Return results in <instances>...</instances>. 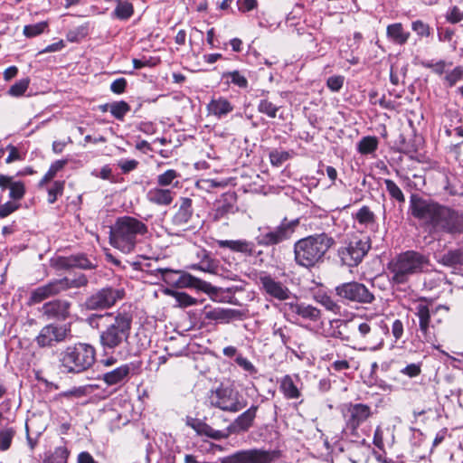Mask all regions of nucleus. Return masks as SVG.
I'll list each match as a JSON object with an SVG mask.
<instances>
[{
    "instance_id": "nucleus-36",
    "label": "nucleus",
    "mask_w": 463,
    "mask_h": 463,
    "mask_svg": "<svg viewBox=\"0 0 463 463\" xmlns=\"http://www.w3.org/2000/svg\"><path fill=\"white\" fill-rule=\"evenodd\" d=\"M355 220L363 225H373L376 222L375 214L371 211L369 206H362L354 215Z\"/></svg>"
},
{
    "instance_id": "nucleus-18",
    "label": "nucleus",
    "mask_w": 463,
    "mask_h": 463,
    "mask_svg": "<svg viewBox=\"0 0 463 463\" xmlns=\"http://www.w3.org/2000/svg\"><path fill=\"white\" fill-rule=\"evenodd\" d=\"M71 303L65 299H54L42 307V313L48 319L65 321L71 317Z\"/></svg>"
},
{
    "instance_id": "nucleus-7",
    "label": "nucleus",
    "mask_w": 463,
    "mask_h": 463,
    "mask_svg": "<svg viewBox=\"0 0 463 463\" xmlns=\"http://www.w3.org/2000/svg\"><path fill=\"white\" fill-rule=\"evenodd\" d=\"M95 348L86 343L68 345L60 353L59 360L63 372L80 373L92 366L95 362Z\"/></svg>"
},
{
    "instance_id": "nucleus-13",
    "label": "nucleus",
    "mask_w": 463,
    "mask_h": 463,
    "mask_svg": "<svg viewBox=\"0 0 463 463\" xmlns=\"http://www.w3.org/2000/svg\"><path fill=\"white\" fill-rule=\"evenodd\" d=\"M335 295L344 301L358 304H372L375 298L365 285L357 281L339 284L335 288Z\"/></svg>"
},
{
    "instance_id": "nucleus-53",
    "label": "nucleus",
    "mask_w": 463,
    "mask_h": 463,
    "mask_svg": "<svg viewBox=\"0 0 463 463\" xmlns=\"http://www.w3.org/2000/svg\"><path fill=\"white\" fill-rule=\"evenodd\" d=\"M288 158L289 154L287 151L272 150L269 153L270 164L274 166H280Z\"/></svg>"
},
{
    "instance_id": "nucleus-40",
    "label": "nucleus",
    "mask_w": 463,
    "mask_h": 463,
    "mask_svg": "<svg viewBox=\"0 0 463 463\" xmlns=\"http://www.w3.org/2000/svg\"><path fill=\"white\" fill-rule=\"evenodd\" d=\"M192 269H199L208 273H215L217 269V264L210 255L203 250V255L199 264H194L190 267Z\"/></svg>"
},
{
    "instance_id": "nucleus-60",
    "label": "nucleus",
    "mask_w": 463,
    "mask_h": 463,
    "mask_svg": "<svg viewBox=\"0 0 463 463\" xmlns=\"http://www.w3.org/2000/svg\"><path fill=\"white\" fill-rule=\"evenodd\" d=\"M236 364L241 367L244 371L249 373L250 374H255L257 373V369L253 365V364L249 361L246 357H243L242 355H238L235 359Z\"/></svg>"
},
{
    "instance_id": "nucleus-55",
    "label": "nucleus",
    "mask_w": 463,
    "mask_h": 463,
    "mask_svg": "<svg viewBox=\"0 0 463 463\" xmlns=\"http://www.w3.org/2000/svg\"><path fill=\"white\" fill-rule=\"evenodd\" d=\"M291 330L288 328L287 326L284 327H279L274 328L273 330V335L274 337H279L280 342L284 346L288 348V344L290 343V335Z\"/></svg>"
},
{
    "instance_id": "nucleus-45",
    "label": "nucleus",
    "mask_w": 463,
    "mask_h": 463,
    "mask_svg": "<svg viewBox=\"0 0 463 463\" xmlns=\"http://www.w3.org/2000/svg\"><path fill=\"white\" fill-rule=\"evenodd\" d=\"M180 177V174L174 170L168 169L164 173L160 174L156 177V184L160 187H166L174 184V181Z\"/></svg>"
},
{
    "instance_id": "nucleus-50",
    "label": "nucleus",
    "mask_w": 463,
    "mask_h": 463,
    "mask_svg": "<svg viewBox=\"0 0 463 463\" xmlns=\"http://www.w3.org/2000/svg\"><path fill=\"white\" fill-rule=\"evenodd\" d=\"M411 30L419 36V37H429L431 33L430 26L421 21L416 20L411 23Z\"/></svg>"
},
{
    "instance_id": "nucleus-12",
    "label": "nucleus",
    "mask_w": 463,
    "mask_h": 463,
    "mask_svg": "<svg viewBox=\"0 0 463 463\" xmlns=\"http://www.w3.org/2000/svg\"><path fill=\"white\" fill-rule=\"evenodd\" d=\"M124 297V291L112 287L102 288L89 296L82 307L89 311L104 310L113 307Z\"/></svg>"
},
{
    "instance_id": "nucleus-5",
    "label": "nucleus",
    "mask_w": 463,
    "mask_h": 463,
    "mask_svg": "<svg viewBox=\"0 0 463 463\" xmlns=\"http://www.w3.org/2000/svg\"><path fill=\"white\" fill-rule=\"evenodd\" d=\"M147 226L143 222L132 216H121L117 218L110 228V244L123 253L132 252L139 240L138 237L147 233Z\"/></svg>"
},
{
    "instance_id": "nucleus-6",
    "label": "nucleus",
    "mask_w": 463,
    "mask_h": 463,
    "mask_svg": "<svg viewBox=\"0 0 463 463\" xmlns=\"http://www.w3.org/2000/svg\"><path fill=\"white\" fill-rule=\"evenodd\" d=\"M431 299L427 298H420L418 303L415 305L413 313L418 318V330L420 332L423 342L431 344L435 349H439V345H436L434 342L436 337L434 333L431 331L436 326L440 325L443 322L442 317H435L434 322L431 323V316H437L440 311L449 313L450 307L445 304H439L435 307H431Z\"/></svg>"
},
{
    "instance_id": "nucleus-62",
    "label": "nucleus",
    "mask_w": 463,
    "mask_h": 463,
    "mask_svg": "<svg viewBox=\"0 0 463 463\" xmlns=\"http://www.w3.org/2000/svg\"><path fill=\"white\" fill-rule=\"evenodd\" d=\"M421 373V363L410 364L401 370V373L413 378L420 375Z\"/></svg>"
},
{
    "instance_id": "nucleus-47",
    "label": "nucleus",
    "mask_w": 463,
    "mask_h": 463,
    "mask_svg": "<svg viewBox=\"0 0 463 463\" xmlns=\"http://www.w3.org/2000/svg\"><path fill=\"white\" fill-rule=\"evenodd\" d=\"M48 27V23L43 21L34 24H28L24 27V34L27 38H33L43 33Z\"/></svg>"
},
{
    "instance_id": "nucleus-8",
    "label": "nucleus",
    "mask_w": 463,
    "mask_h": 463,
    "mask_svg": "<svg viewBox=\"0 0 463 463\" xmlns=\"http://www.w3.org/2000/svg\"><path fill=\"white\" fill-rule=\"evenodd\" d=\"M300 224L299 218L292 220L284 217L279 225L275 227H264L260 229V233L256 237V242L260 246L272 247L289 241Z\"/></svg>"
},
{
    "instance_id": "nucleus-2",
    "label": "nucleus",
    "mask_w": 463,
    "mask_h": 463,
    "mask_svg": "<svg viewBox=\"0 0 463 463\" xmlns=\"http://www.w3.org/2000/svg\"><path fill=\"white\" fill-rule=\"evenodd\" d=\"M87 324L99 329V345L105 353H113L117 348L121 347L130 335L133 317L129 312L118 310L116 312H106L104 314H91L86 318Z\"/></svg>"
},
{
    "instance_id": "nucleus-34",
    "label": "nucleus",
    "mask_w": 463,
    "mask_h": 463,
    "mask_svg": "<svg viewBox=\"0 0 463 463\" xmlns=\"http://www.w3.org/2000/svg\"><path fill=\"white\" fill-rule=\"evenodd\" d=\"M117 5L111 14V16L119 20H128L134 14V6L126 0H115Z\"/></svg>"
},
{
    "instance_id": "nucleus-1",
    "label": "nucleus",
    "mask_w": 463,
    "mask_h": 463,
    "mask_svg": "<svg viewBox=\"0 0 463 463\" xmlns=\"http://www.w3.org/2000/svg\"><path fill=\"white\" fill-rule=\"evenodd\" d=\"M410 213L433 236L456 237L463 234V211L442 204L418 194L410 196Z\"/></svg>"
},
{
    "instance_id": "nucleus-11",
    "label": "nucleus",
    "mask_w": 463,
    "mask_h": 463,
    "mask_svg": "<svg viewBox=\"0 0 463 463\" xmlns=\"http://www.w3.org/2000/svg\"><path fill=\"white\" fill-rule=\"evenodd\" d=\"M212 407L223 411L238 412L248 406V402L238 392L229 387H219L209 395Z\"/></svg>"
},
{
    "instance_id": "nucleus-10",
    "label": "nucleus",
    "mask_w": 463,
    "mask_h": 463,
    "mask_svg": "<svg viewBox=\"0 0 463 463\" xmlns=\"http://www.w3.org/2000/svg\"><path fill=\"white\" fill-rule=\"evenodd\" d=\"M371 249L369 237H353L337 250V256L343 265L358 266Z\"/></svg>"
},
{
    "instance_id": "nucleus-16",
    "label": "nucleus",
    "mask_w": 463,
    "mask_h": 463,
    "mask_svg": "<svg viewBox=\"0 0 463 463\" xmlns=\"http://www.w3.org/2000/svg\"><path fill=\"white\" fill-rule=\"evenodd\" d=\"M54 266L58 269L69 270L71 269H94L97 264L84 253L72 254L70 256H59L54 260Z\"/></svg>"
},
{
    "instance_id": "nucleus-28",
    "label": "nucleus",
    "mask_w": 463,
    "mask_h": 463,
    "mask_svg": "<svg viewBox=\"0 0 463 463\" xmlns=\"http://www.w3.org/2000/svg\"><path fill=\"white\" fill-rule=\"evenodd\" d=\"M219 247L227 248L235 252H241L247 256L255 254V244L246 240H225L217 241Z\"/></svg>"
},
{
    "instance_id": "nucleus-49",
    "label": "nucleus",
    "mask_w": 463,
    "mask_h": 463,
    "mask_svg": "<svg viewBox=\"0 0 463 463\" xmlns=\"http://www.w3.org/2000/svg\"><path fill=\"white\" fill-rule=\"evenodd\" d=\"M9 190L10 199L15 202L23 199L25 194V186L24 184L21 181H14Z\"/></svg>"
},
{
    "instance_id": "nucleus-21",
    "label": "nucleus",
    "mask_w": 463,
    "mask_h": 463,
    "mask_svg": "<svg viewBox=\"0 0 463 463\" xmlns=\"http://www.w3.org/2000/svg\"><path fill=\"white\" fill-rule=\"evenodd\" d=\"M237 195L235 193L223 194L217 201L212 216L213 221H220L230 213H234L238 208L236 206Z\"/></svg>"
},
{
    "instance_id": "nucleus-59",
    "label": "nucleus",
    "mask_w": 463,
    "mask_h": 463,
    "mask_svg": "<svg viewBox=\"0 0 463 463\" xmlns=\"http://www.w3.org/2000/svg\"><path fill=\"white\" fill-rule=\"evenodd\" d=\"M175 298L180 307H186L193 306L196 303V300L184 292H175Z\"/></svg>"
},
{
    "instance_id": "nucleus-43",
    "label": "nucleus",
    "mask_w": 463,
    "mask_h": 463,
    "mask_svg": "<svg viewBox=\"0 0 463 463\" xmlns=\"http://www.w3.org/2000/svg\"><path fill=\"white\" fill-rule=\"evenodd\" d=\"M130 111V106L124 100L111 103V115L118 120H123L127 113Z\"/></svg>"
},
{
    "instance_id": "nucleus-3",
    "label": "nucleus",
    "mask_w": 463,
    "mask_h": 463,
    "mask_svg": "<svg viewBox=\"0 0 463 463\" xmlns=\"http://www.w3.org/2000/svg\"><path fill=\"white\" fill-rule=\"evenodd\" d=\"M430 265L427 255L413 250L401 252L387 263V276L392 286L404 285L411 277L423 273Z\"/></svg>"
},
{
    "instance_id": "nucleus-14",
    "label": "nucleus",
    "mask_w": 463,
    "mask_h": 463,
    "mask_svg": "<svg viewBox=\"0 0 463 463\" xmlns=\"http://www.w3.org/2000/svg\"><path fill=\"white\" fill-rule=\"evenodd\" d=\"M70 331V328L65 325L49 324L41 329L35 342L40 347H52L63 342Z\"/></svg>"
},
{
    "instance_id": "nucleus-19",
    "label": "nucleus",
    "mask_w": 463,
    "mask_h": 463,
    "mask_svg": "<svg viewBox=\"0 0 463 463\" xmlns=\"http://www.w3.org/2000/svg\"><path fill=\"white\" fill-rule=\"evenodd\" d=\"M136 369L134 363L124 364L111 371L104 373L101 379L108 385L122 386L127 383Z\"/></svg>"
},
{
    "instance_id": "nucleus-24",
    "label": "nucleus",
    "mask_w": 463,
    "mask_h": 463,
    "mask_svg": "<svg viewBox=\"0 0 463 463\" xmlns=\"http://www.w3.org/2000/svg\"><path fill=\"white\" fill-rule=\"evenodd\" d=\"M186 425L191 427L198 435L206 436L213 439L220 440L228 438V434L222 430H217L199 419L187 418Z\"/></svg>"
},
{
    "instance_id": "nucleus-51",
    "label": "nucleus",
    "mask_w": 463,
    "mask_h": 463,
    "mask_svg": "<svg viewBox=\"0 0 463 463\" xmlns=\"http://www.w3.org/2000/svg\"><path fill=\"white\" fill-rule=\"evenodd\" d=\"M30 80L28 78L20 80L12 85L8 90V93L14 97L22 96L28 89Z\"/></svg>"
},
{
    "instance_id": "nucleus-25",
    "label": "nucleus",
    "mask_w": 463,
    "mask_h": 463,
    "mask_svg": "<svg viewBox=\"0 0 463 463\" xmlns=\"http://www.w3.org/2000/svg\"><path fill=\"white\" fill-rule=\"evenodd\" d=\"M175 192L172 189L156 186L149 189L146 193V199L149 203L158 206L170 205L175 198Z\"/></svg>"
},
{
    "instance_id": "nucleus-46",
    "label": "nucleus",
    "mask_w": 463,
    "mask_h": 463,
    "mask_svg": "<svg viewBox=\"0 0 463 463\" xmlns=\"http://www.w3.org/2000/svg\"><path fill=\"white\" fill-rule=\"evenodd\" d=\"M69 451L65 447H58L53 453L46 457L43 463H67Z\"/></svg>"
},
{
    "instance_id": "nucleus-33",
    "label": "nucleus",
    "mask_w": 463,
    "mask_h": 463,
    "mask_svg": "<svg viewBox=\"0 0 463 463\" xmlns=\"http://www.w3.org/2000/svg\"><path fill=\"white\" fill-rule=\"evenodd\" d=\"M279 390L284 397L288 400L298 399L301 396L299 389L288 374L283 376L279 382Z\"/></svg>"
},
{
    "instance_id": "nucleus-54",
    "label": "nucleus",
    "mask_w": 463,
    "mask_h": 463,
    "mask_svg": "<svg viewBox=\"0 0 463 463\" xmlns=\"http://www.w3.org/2000/svg\"><path fill=\"white\" fill-rule=\"evenodd\" d=\"M21 204L15 201H8L5 203L0 204V218H5L17 211L20 208Z\"/></svg>"
},
{
    "instance_id": "nucleus-31",
    "label": "nucleus",
    "mask_w": 463,
    "mask_h": 463,
    "mask_svg": "<svg viewBox=\"0 0 463 463\" xmlns=\"http://www.w3.org/2000/svg\"><path fill=\"white\" fill-rule=\"evenodd\" d=\"M358 330V336L363 339L367 345H382L383 340L377 338L379 330L377 326L372 327L367 322H362L358 325H354Z\"/></svg>"
},
{
    "instance_id": "nucleus-63",
    "label": "nucleus",
    "mask_w": 463,
    "mask_h": 463,
    "mask_svg": "<svg viewBox=\"0 0 463 463\" xmlns=\"http://www.w3.org/2000/svg\"><path fill=\"white\" fill-rule=\"evenodd\" d=\"M180 270H173L170 269H159L158 272L161 273L163 279L168 284L175 285V277H179Z\"/></svg>"
},
{
    "instance_id": "nucleus-17",
    "label": "nucleus",
    "mask_w": 463,
    "mask_h": 463,
    "mask_svg": "<svg viewBox=\"0 0 463 463\" xmlns=\"http://www.w3.org/2000/svg\"><path fill=\"white\" fill-rule=\"evenodd\" d=\"M258 410V404H251L250 408L240 414L223 431L228 434V437L230 434L247 432L254 425Z\"/></svg>"
},
{
    "instance_id": "nucleus-4",
    "label": "nucleus",
    "mask_w": 463,
    "mask_h": 463,
    "mask_svg": "<svg viewBox=\"0 0 463 463\" xmlns=\"http://www.w3.org/2000/svg\"><path fill=\"white\" fill-rule=\"evenodd\" d=\"M335 243V239L326 232L299 239L294 244V260L298 266L311 269L324 261L325 255Z\"/></svg>"
},
{
    "instance_id": "nucleus-29",
    "label": "nucleus",
    "mask_w": 463,
    "mask_h": 463,
    "mask_svg": "<svg viewBox=\"0 0 463 463\" xmlns=\"http://www.w3.org/2000/svg\"><path fill=\"white\" fill-rule=\"evenodd\" d=\"M386 37L391 43L402 46L408 42L411 33L404 29L402 23H394L387 26Z\"/></svg>"
},
{
    "instance_id": "nucleus-27",
    "label": "nucleus",
    "mask_w": 463,
    "mask_h": 463,
    "mask_svg": "<svg viewBox=\"0 0 463 463\" xmlns=\"http://www.w3.org/2000/svg\"><path fill=\"white\" fill-rule=\"evenodd\" d=\"M290 310L305 320L317 322L321 318V311L317 307L306 303H290Z\"/></svg>"
},
{
    "instance_id": "nucleus-44",
    "label": "nucleus",
    "mask_w": 463,
    "mask_h": 463,
    "mask_svg": "<svg viewBox=\"0 0 463 463\" xmlns=\"http://www.w3.org/2000/svg\"><path fill=\"white\" fill-rule=\"evenodd\" d=\"M67 164V160H57L53 162L44 176L39 182V186L42 187L46 183L50 182L52 178L55 177L57 173L61 170Z\"/></svg>"
},
{
    "instance_id": "nucleus-38",
    "label": "nucleus",
    "mask_w": 463,
    "mask_h": 463,
    "mask_svg": "<svg viewBox=\"0 0 463 463\" xmlns=\"http://www.w3.org/2000/svg\"><path fill=\"white\" fill-rule=\"evenodd\" d=\"M60 282H62V291H66L71 288H80L86 287L89 283V279L86 275L80 274L78 277L72 279L66 277L60 279Z\"/></svg>"
},
{
    "instance_id": "nucleus-9",
    "label": "nucleus",
    "mask_w": 463,
    "mask_h": 463,
    "mask_svg": "<svg viewBox=\"0 0 463 463\" xmlns=\"http://www.w3.org/2000/svg\"><path fill=\"white\" fill-rule=\"evenodd\" d=\"M342 417L345 421L344 430L353 437H358V429L370 418L373 411L368 404L347 402L341 406Z\"/></svg>"
},
{
    "instance_id": "nucleus-48",
    "label": "nucleus",
    "mask_w": 463,
    "mask_h": 463,
    "mask_svg": "<svg viewBox=\"0 0 463 463\" xmlns=\"http://www.w3.org/2000/svg\"><path fill=\"white\" fill-rule=\"evenodd\" d=\"M15 435V430L13 428H5L0 430V450H7Z\"/></svg>"
},
{
    "instance_id": "nucleus-61",
    "label": "nucleus",
    "mask_w": 463,
    "mask_h": 463,
    "mask_svg": "<svg viewBox=\"0 0 463 463\" xmlns=\"http://www.w3.org/2000/svg\"><path fill=\"white\" fill-rule=\"evenodd\" d=\"M87 34V27L80 26L74 30H71L67 33V40L71 43L79 42Z\"/></svg>"
},
{
    "instance_id": "nucleus-39",
    "label": "nucleus",
    "mask_w": 463,
    "mask_h": 463,
    "mask_svg": "<svg viewBox=\"0 0 463 463\" xmlns=\"http://www.w3.org/2000/svg\"><path fill=\"white\" fill-rule=\"evenodd\" d=\"M384 184L391 199L396 201L400 205L404 204L405 195L397 184L391 179H384Z\"/></svg>"
},
{
    "instance_id": "nucleus-20",
    "label": "nucleus",
    "mask_w": 463,
    "mask_h": 463,
    "mask_svg": "<svg viewBox=\"0 0 463 463\" xmlns=\"http://www.w3.org/2000/svg\"><path fill=\"white\" fill-rule=\"evenodd\" d=\"M193 213L194 210L192 199L188 197H181L179 207L175 213L173 215L171 222L175 227L180 228L182 230H186L187 226L188 230V224L193 217Z\"/></svg>"
},
{
    "instance_id": "nucleus-42",
    "label": "nucleus",
    "mask_w": 463,
    "mask_h": 463,
    "mask_svg": "<svg viewBox=\"0 0 463 463\" xmlns=\"http://www.w3.org/2000/svg\"><path fill=\"white\" fill-rule=\"evenodd\" d=\"M280 107L269 101L268 99H261L258 104V111L267 115L270 118H275Z\"/></svg>"
},
{
    "instance_id": "nucleus-26",
    "label": "nucleus",
    "mask_w": 463,
    "mask_h": 463,
    "mask_svg": "<svg viewBox=\"0 0 463 463\" xmlns=\"http://www.w3.org/2000/svg\"><path fill=\"white\" fill-rule=\"evenodd\" d=\"M205 317L221 323H230L233 320H242L244 313L238 309L216 307L207 311Z\"/></svg>"
},
{
    "instance_id": "nucleus-32",
    "label": "nucleus",
    "mask_w": 463,
    "mask_h": 463,
    "mask_svg": "<svg viewBox=\"0 0 463 463\" xmlns=\"http://www.w3.org/2000/svg\"><path fill=\"white\" fill-rule=\"evenodd\" d=\"M437 261L438 263L449 268L456 269L457 267H461L463 266V250H449L441 255Z\"/></svg>"
},
{
    "instance_id": "nucleus-56",
    "label": "nucleus",
    "mask_w": 463,
    "mask_h": 463,
    "mask_svg": "<svg viewBox=\"0 0 463 463\" xmlns=\"http://www.w3.org/2000/svg\"><path fill=\"white\" fill-rule=\"evenodd\" d=\"M463 78V68L457 66L451 71L448 72L445 76V80L449 87L454 86L458 80Z\"/></svg>"
},
{
    "instance_id": "nucleus-57",
    "label": "nucleus",
    "mask_w": 463,
    "mask_h": 463,
    "mask_svg": "<svg viewBox=\"0 0 463 463\" xmlns=\"http://www.w3.org/2000/svg\"><path fill=\"white\" fill-rule=\"evenodd\" d=\"M345 81V77L342 75L330 76L326 80L327 88L334 92L339 91Z\"/></svg>"
},
{
    "instance_id": "nucleus-58",
    "label": "nucleus",
    "mask_w": 463,
    "mask_h": 463,
    "mask_svg": "<svg viewBox=\"0 0 463 463\" xmlns=\"http://www.w3.org/2000/svg\"><path fill=\"white\" fill-rule=\"evenodd\" d=\"M446 19L450 24H457L463 20V12L456 5L452 6L446 14Z\"/></svg>"
},
{
    "instance_id": "nucleus-23",
    "label": "nucleus",
    "mask_w": 463,
    "mask_h": 463,
    "mask_svg": "<svg viewBox=\"0 0 463 463\" xmlns=\"http://www.w3.org/2000/svg\"><path fill=\"white\" fill-rule=\"evenodd\" d=\"M61 283L62 282H60V279H53L45 285L36 288L31 293L30 302L37 304L46 298L60 294L62 292Z\"/></svg>"
},
{
    "instance_id": "nucleus-30",
    "label": "nucleus",
    "mask_w": 463,
    "mask_h": 463,
    "mask_svg": "<svg viewBox=\"0 0 463 463\" xmlns=\"http://www.w3.org/2000/svg\"><path fill=\"white\" fill-rule=\"evenodd\" d=\"M233 109V105L223 97L212 99L207 106L209 114L218 118L227 116Z\"/></svg>"
},
{
    "instance_id": "nucleus-41",
    "label": "nucleus",
    "mask_w": 463,
    "mask_h": 463,
    "mask_svg": "<svg viewBox=\"0 0 463 463\" xmlns=\"http://www.w3.org/2000/svg\"><path fill=\"white\" fill-rule=\"evenodd\" d=\"M222 79H227L228 83H232L241 89L248 87V80L239 71H224L222 74Z\"/></svg>"
},
{
    "instance_id": "nucleus-64",
    "label": "nucleus",
    "mask_w": 463,
    "mask_h": 463,
    "mask_svg": "<svg viewBox=\"0 0 463 463\" xmlns=\"http://www.w3.org/2000/svg\"><path fill=\"white\" fill-rule=\"evenodd\" d=\"M138 164V161L136 159L120 160L118 162V166L121 169L123 174H128L135 170Z\"/></svg>"
},
{
    "instance_id": "nucleus-52",
    "label": "nucleus",
    "mask_w": 463,
    "mask_h": 463,
    "mask_svg": "<svg viewBox=\"0 0 463 463\" xmlns=\"http://www.w3.org/2000/svg\"><path fill=\"white\" fill-rule=\"evenodd\" d=\"M64 189L63 181H55L52 187L48 189V203L52 204L56 202L57 197L62 194Z\"/></svg>"
},
{
    "instance_id": "nucleus-15",
    "label": "nucleus",
    "mask_w": 463,
    "mask_h": 463,
    "mask_svg": "<svg viewBox=\"0 0 463 463\" xmlns=\"http://www.w3.org/2000/svg\"><path fill=\"white\" fill-rule=\"evenodd\" d=\"M259 283L260 289L269 298L284 301L291 296V291L287 286L265 272L260 275Z\"/></svg>"
},
{
    "instance_id": "nucleus-22",
    "label": "nucleus",
    "mask_w": 463,
    "mask_h": 463,
    "mask_svg": "<svg viewBox=\"0 0 463 463\" xmlns=\"http://www.w3.org/2000/svg\"><path fill=\"white\" fill-rule=\"evenodd\" d=\"M178 274L179 277L175 280V285L178 288H191L205 293L216 292V288L211 283L202 280L188 272L180 270Z\"/></svg>"
},
{
    "instance_id": "nucleus-35",
    "label": "nucleus",
    "mask_w": 463,
    "mask_h": 463,
    "mask_svg": "<svg viewBox=\"0 0 463 463\" xmlns=\"http://www.w3.org/2000/svg\"><path fill=\"white\" fill-rule=\"evenodd\" d=\"M316 300L334 315L341 316L342 307L332 297L326 294H320L316 297Z\"/></svg>"
},
{
    "instance_id": "nucleus-37",
    "label": "nucleus",
    "mask_w": 463,
    "mask_h": 463,
    "mask_svg": "<svg viewBox=\"0 0 463 463\" xmlns=\"http://www.w3.org/2000/svg\"><path fill=\"white\" fill-rule=\"evenodd\" d=\"M378 147V139L376 137H364L357 144V150L362 155L373 153Z\"/></svg>"
}]
</instances>
